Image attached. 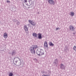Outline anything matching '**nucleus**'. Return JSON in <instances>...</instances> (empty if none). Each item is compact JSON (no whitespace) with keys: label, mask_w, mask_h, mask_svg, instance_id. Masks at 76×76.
<instances>
[{"label":"nucleus","mask_w":76,"mask_h":76,"mask_svg":"<svg viewBox=\"0 0 76 76\" xmlns=\"http://www.w3.org/2000/svg\"><path fill=\"white\" fill-rule=\"evenodd\" d=\"M38 38L40 39H42V34L41 33H39L38 34Z\"/></svg>","instance_id":"39448f33"},{"label":"nucleus","mask_w":76,"mask_h":76,"mask_svg":"<svg viewBox=\"0 0 76 76\" xmlns=\"http://www.w3.org/2000/svg\"><path fill=\"white\" fill-rule=\"evenodd\" d=\"M17 58H18V59H20V58H18V57H17Z\"/></svg>","instance_id":"c85d7f7f"},{"label":"nucleus","mask_w":76,"mask_h":76,"mask_svg":"<svg viewBox=\"0 0 76 76\" xmlns=\"http://www.w3.org/2000/svg\"><path fill=\"white\" fill-rule=\"evenodd\" d=\"M37 48L38 46L37 45H33L30 48V50L32 54H35V50Z\"/></svg>","instance_id":"f257e3e1"},{"label":"nucleus","mask_w":76,"mask_h":76,"mask_svg":"<svg viewBox=\"0 0 76 76\" xmlns=\"http://www.w3.org/2000/svg\"><path fill=\"white\" fill-rule=\"evenodd\" d=\"M31 25H33V26H35V25H36V23L35 22H32L31 24Z\"/></svg>","instance_id":"4468645a"},{"label":"nucleus","mask_w":76,"mask_h":76,"mask_svg":"<svg viewBox=\"0 0 76 76\" xmlns=\"http://www.w3.org/2000/svg\"><path fill=\"white\" fill-rule=\"evenodd\" d=\"M49 44L50 46H54V44H53V43L51 42H49Z\"/></svg>","instance_id":"ddd939ff"},{"label":"nucleus","mask_w":76,"mask_h":76,"mask_svg":"<svg viewBox=\"0 0 76 76\" xmlns=\"http://www.w3.org/2000/svg\"><path fill=\"white\" fill-rule=\"evenodd\" d=\"M22 1H23V0H21Z\"/></svg>","instance_id":"f704fd0d"},{"label":"nucleus","mask_w":76,"mask_h":76,"mask_svg":"<svg viewBox=\"0 0 76 76\" xmlns=\"http://www.w3.org/2000/svg\"><path fill=\"white\" fill-rule=\"evenodd\" d=\"M18 61V60H17V61H15V62L16 63H17V62Z\"/></svg>","instance_id":"bb28decb"},{"label":"nucleus","mask_w":76,"mask_h":76,"mask_svg":"<svg viewBox=\"0 0 76 76\" xmlns=\"http://www.w3.org/2000/svg\"><path fill=\"white\" fill-rule=\"evenodd\" d=\"M37 53L39 56H42L44 54V50L41 49H39L38 50H37Z\"/></svg>","instance_id":"f03ea898"},{"label":"nucleus","mask_w":76,"mask_h":76,"mask_svg":"<svg viewBox=\"0 0 76 76\" xmlns=\"http://www.w3.org/2000/svg\"><path fill=\"white\" fill-rule=\"evenodd\" d=\"M24 1H25V3H27V0H25Z\"/></svg>","instance_id":"a878e982"},{"label":"nucleus","mask_w":76,"mask_h":76,"mask_svg":"<svg viewBox=\"0 0 76 76\" xmlns=\"http://www.w3.org/2000/svg\"><path fill=\"white\" fill-rule=\"evenodd\" d=\"M26 5H27V6H28V4H26Z\"/></svg>","instance_id":"7c9ffc66"},{"label":"nucleus","mask_w":76,"mask_h":76,"mask_svg":"<svg viewBox=\"0 0 76 76\" xmlns=\"http://www.w3.org/2000/svg\"><path fill=\"white\" fill-rule=\"evenodd\" d=\"M48 2L50 4H52V5H54L55 4L54 1L53 0H49Z\"/></svg>","instance_id":"7ed1b4c3"},{"label":"nucleus","mask_w":76,"mask_h":76,"mask_svg":"<svg viewBox=\"0 0 76 76\" xmlns=\"http://www.w3.org/2000/svg\"><path fill=\"white\" fill-rule=\"evenodd\" d=\"M60 68L61 69H65V66H64L63 64H61Z\"/></svg>","instance_id":"0eeeda50"},{"label":"nucleus","mask_w":76,"mask_h":76,"mask_svg":"<svg viewBox=\"0 0 76 76\" xmlns=\"http://www.w3.org/2000/svg\"><path fill=\"white\" fill-rule=\"evenodd\" d=\"M20 23H19V22H18L17 23V25H19Z\"/></svg>","instance_id":"5701e85b"},{"label":"nucleus","mask_w":76,"mask_h":76,"mask_svg":"<svg viewBox=\"0 0 76 76\" xmlns=\"http://www.w3.org/2000/svg\"><path fill=\"white\" fill-rule=\"evenodd\" d=\"M28 1L29 2L30 4L31 3H32V1L31 0H28Z\"/></svg>","instance_id":"412c9836"},{"label":"nucleus","mask_w":76,"mask_h":76,"mask_svg":"<svg viewBox=\"0 0 76 76\" xmlns=\"http://www.w3.org/2000/svg\"><path fill=\"white\" fill-rule=\"evenodd\" d=\"M75 34H76V33H73V34H74V35H75Z\"/></svg>","instance_id":"cd10ccee"},{"label":"nucleus","mask_w":76,"mask_h":76,"mask_svg":"<svg viewBox=\"0 0 76 76\" xmlns=\"http://www.w3.org/2000/svg\"><path fill=\"white\" fill-rule=\"evenodd\" d=\"M14 64H15V65H16V64L14 63Z\"/></svg>","instance_id":"72a5a7b5"},{"label":"nucleus","mask_w":76,"mask_h":76,"mask_svg":"<svg viewBox=\"0 0 76 76\" xmlns=\"http://www.w3.org/2000/svg\"><path fill=\"white\" fill-rule=\"evenodd\" d=\"M44 47L45 48H48V44L47 41H45L44 42Z\"/></svg>","instance_id":"20e7f679"},{"label":"nucleus","mask_w":76,"mask_h":76,"mask_svg":"<svg viewBox=\"0 0 76 76\" xmlns=\"http://www.w3.org/2000/svg\"><path fill=\"white\" fill-rule=\"evenodd\" d=\"M15 58H16V57H15V58H14V60H13V61L14 62V60H15Z\"/></svg>","instance_id":"c756f323"},{"label":"nucleus","mask_w":76,"mask_h":76,"mask_svg":"<svg viewBox=\"0 0 76 76\" xmlns=\"http://www.w3.org/2000/svg\"><path fill=\"white\" fill-rule=\"evenodd\" d=\"M18 64H19V65H21V62L20 59H19V60Z\"/></svg>","instance_id":"dca6fc26"},{"label":"nucleus","mask_w":76,"mask_h":76,"mask_svg":"<svg viewBox=\"0 0 76 76\" xmlns=\"http://www.w3.org/2000/svg\"><path fill=\"white\" fill-rule=\"evenodd\" d=\"M12 21L13 22H16V20L15 19H12Z\"/></svg>","instance_id":"4be33fe9"},{"label":"nucleus","mask_w":76,"mask_h":76,"mask_svg":"<svg viewBox=\"0 0 76 76\" xmlns=\"http://www.w3.org/2000/svg\"><path fill=\"white\" fill-rule=\"evenodd\" d=\"M13 73L12 72H10L9 74V76H13Z\"/></svg>","instance_id":"a211bd4d"},{"label":"nucleus","mask_w":76,"mask_h":76,"mask_svg":"<svg viewBox=\"0 0 76 76\" xmlns=\"http://www.w3.org/2000/svg\"><path fill=\"white\" fill-rule=\"evenodd\" d=\"M28 22L30 23H31V24H32V21H31V20H28Z\"/></svg>","instance_id":"6ab92c4d"},{"label":"nucleus","mask_w":76,"mask_h":76,"mask_svg":"<svg viewBox=\"0 0 76 76\" xmlns=\"http://www.w3.org/2000/svg\"><path fill=\"white\" fill-rule=\"evenodd\" d=\"M16 54V52L14 51L13 50L12 53V55H15Z\"/></svg>","instance_id":"2eb2a0df"},{"label":"nucleus","mask_w":76,"mask_h":76,"mask_svg":"<svg viewBox=\"0 0 76 76\" xmlns=\"http://www.w3.org/2000/svg\"><path fill=\"white\" fill-rule=\"evenodd\" d=\"M24 29L26 31V33H28V28H27V27L25 25L24 27Z\"/></svg>","instance_id":"423d86ee"},{"label":"nucleus","mask_w":76,"mask_h":76,"mask_svg":"<svg viewBox=\"0 0 76 76\" xmlns=\"http://www.w3.org/2000/svg\"><path fill=\"white\" fill-rule=\"evenodd\" d=\"M73 49L76 51V46H74L73 47Z\"/></svg>","instance_id":"aec40b11"},{"label":"nucleus","mask_w":76,"mask_h":76,"mask_svg":"<svg viewBox=\"0 0 76 76\" xmlns=\"http://www.w3.org/2000/svg\"><path fill=\"white\" fill-rule=\"evenodd\" d=\"M7 3H10V1H7Z\"/></svg>","instance_id":"393cba45"},{"label":"nucleus","mask_w":76,"mask_h":76,"mask_svg":"<svg viewBox=\"0 0 76 76\" xmlns=\"http://www.w3.org/2000/svg\"><path fill=\"white\" fill-rule=\"evenodd\" d=\"M69 28L70 29V30L72 31H74V29H75V28L74 27L72 26H70Z\"/></svg>","instance_id":"6e6552de"},{"label":"nucleus","mask_w":76,"mask_h":76,"mask_svg":"<svg viewBox=\"0 0 76 76\" xmlns=\"http://www.w3.org/2000/svg\"><path fill=\"white\" fill-rule=\"evenodd\" d=\"M33 60H34V61H35L36 63L38 62V60H37V59L36 58H34L33 59Z\"/></svg>","instance_id":"f3484780"},{"label":"nucleus","mask_w":76,"mask_h":76,"mask_svg":"<svg viewBox=\"0 0 76 76\" xmlns=\"http://www.w3.org/2000/svg\"><path fill=\"white\" fill-rule=\"evenodd\" d=\"M28 26H29V25H30V24H28Z\"/></svg>","instance_id":"2f4dec72"},{"label":"nucleus","mask_w":76,"mask_h":76,"mask_svg":"<svg viewBox=\"0 0 76 76\" xmlns=\"http://www.w3.org/2000/svg\"><path fill=\"white\" fill-rule=\"evenodd\" d=\"M58 29H60V28H56V30H58Z\"/></svg>","instance_id":"b1692460"},{"label":"nucleus","mask_w":76,"mask_h":76,"mask_svg":"<svg viewBox=\"0 0 76 76\" xmlns=\"http://www.w3.org/2000/svg\"><path fill=\"white\" fill-rule=\"evenodd\" d=\"M75 52H76V50L75 51Z\"/></svg>","instance_id":"c9c22d12"},{"label":"nucleus","mask_w":76,"mask_h":76,"mask_svg":"<svg viewBox=\"0 0 76 76\" xmlns=\"http://www.w3.org/2000/svg\"><path fill=\"white\" fill-rule=\"evenodd\" d=\"M58 63V60L57 59H56L54 61V63L55 64H57Z\"/></svg>","instance_id":"9b49d317"},{"label":"nucleus","mask_w":76,"mask_h":76,"mask_svg":"<svg viewBox=\"0 0 76 76\" xmlns=\"http://www.w3.org/2000/svg\"><path fill=\"white\" fill-rule=\"evenodd\" d=\"M33 37H37V36H38V35L37 34L35 33H33Z\"/></svg>","instance_id":"9d476101"},{"label":"nucleus","mask_w":76,"mask_h":76,"mask_svg":"<svg viewBox=\"0 0 76 76\" xmlns=\"http://www.w3.org/2000/svg\"><path fill=\"white\" fill-rule=\"evenodd\" d=\"M74 14L75 13H74V12H70L69 15H70V16H74Z\"/></svg>","instance_id":"f8f14e48"},{"label":"nucleus","mask_w":76,"mask_h":76,"mask_svg":"<svg viewBox=\"0 0 76 76\" xmlns=\"http://www.w3.org/2000/svg\"><path fill=\"white\" fill-rule=\"evenodd\" d=\"M3 37L4 38H7V34L6 33H4V34Z\"/></svg>","instance_id":"1a4fd4ad"},{"label":"nucleus","mask_w":76,"mask_h":76,"mask_svg":"<svg viewBox=\"0 0 76 76\" xmlns=\"http://www.w3.org/2000/svg\"><path fill=\"white\" fill-rule=\"evenodd\" d=\"M42 76H45V75H42Z\"/></svg>","instance_id":"473e14b6"}]
</instances>
